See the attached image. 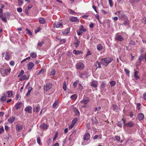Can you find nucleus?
Listing matches in <instances>:
<instances>
[{"label":"nucleus","mask_w":146,"mask_h":146,"mask_svg":"<svg viewBox=\"0 0 146 146\" xmlns=\"http://www.w3.org/2000/svg\"><path fill=\"white\" fill-rule=\"evenodd\" d=\"M62 26V24L60 22H55L54 23L53 26L54 28H59Z\"/></svg>","instance_id":"12"},{"label":"nucleus","mask_w":146,"mask_h":146,"mask_svg":"<svg viewBox=\"0 0 146 146\" xmlns=\"http://www.w3.org/2000/svg\"><path fill=\"white\" fill-rule=\"evenodd\" d=\"M80 44V41L78 40H76L75 42V45L76 47H77Z\"/></svg>","instance_id":"51"},{"label":"nucleus","mask_w":146,"mask_h":146,"mask_svg":"<svg viewBox=\"0 0 146 146\" xmlns=\"http://www.w3.org/2000/svg\"><path fill=\"white\" fill-rule=\"evenodd\" d=\"M10 64L11 65L13 66L15 64V62L13 61H11L10 62Z\"/></svg>","instance_id":"61"},{"label":"nucleus","mask_w":146,"mask_h":146,"mask_svg":"<svg viewBox=\"0 0 146 146\" xmlns=\"http://www.w3.org/2000/svg\"><path fill=\"white\" fill-rule=\"evenodd\" d=\"M29 79L28 77H27V76L25 75H23L20 77L19 80L20 81H23L24 80H27Z\"/></svg>","instance_id":"17"},{"label":"nucleus","mask_w":146,"mask_h":146,"mask_svg":"<svg viewBox=\"0 0 146 146\" xmlns=\"http://www.w3.org/2000/svg\"><path fill=\"white\" fill-rule=\"evenodd\" d=\"M135 73H134V76L136 79H138L139 78V76L138 75V74L139 72L138 71H135V70H134Z\"/></svg>","instance_id":"23"},{"label":"nucleus","mask_w":146,"mask_h":146,"mask_svg":"<svg viewBox=\"0 0 146 146\" xmlns=\"http://www.w3.org/2000/svg\"><path fill=\"white\" fill-rule=\"evenodd\" d=\"M110 6L111 7L113 6V3L112 0H108Z\"/></svg>","instance_id":"44"},{"label":"nucleus","mask_w":146,"mask_h":146,"mask_svg":"<svg viewBox=\"0 0 146 146\" xmlns=\"http://www.w3.org/2000/svg\"><path fill=\"white\" fill-rule=\"evenodd\" d=\"M68 11H69L70 13L71 14L75 15V14H76L77 13L76 12L74 11H72L71 9H68Z\"/></svg>","instance_id":"39"},{"label":"nucleus","mask_w":146,"mask_h":146,"mask_svg":"<svg viewBox=\"0 0 146 146\" xmlns=\"http://www.w3.org/2000/svg\"><path fill=\"white\" fill-rule=\"evenodd\" d=\"M17 10L19 12H21L23 10L21 8H19L17 9Z\"/></svg>","instance_id":"58"},{"label":"nucleus","mask_w":146,"mask_h":146,"mask_svg":"<svg viewBox=\"0 0 146 146\" xmlns=\"http://www.w3.org/2000/svg\"><path fill=\"white\" fill-rule=\"evenodd\" d=\"M144 117V115L142 113H140L137 115V118L139 121L143 120Z\"/></svg>","instance_id":"16"},{"label":"nucleus","mask_w":146,"mask_h":146,"mask_svg":"<svg viewBox=\"0 0 146 146\" xmlns=\"http://www.w3.org/2000/svg\"><path fill=\"white\" fill-rule=\"evenodd\" d=\"M137 108L138 110H139L140 109V106H141V104L139 103H137Z\"/></svg>","instance_id":"59"},{"label":"nucleus","mask_w":146,"mask_h":146,"mask_svg":"<svg viewBox=\"0 0 146 146\" xmlns=\"http://www.w3.org/2000/svg\"><path fill=\"white\" fill-rule=\"evenodd\" d=\"M73 110L76 116H78L80 115V113L78 109L76 108H74Z\"/></svg>","instance_id":"20"},{"label":"nucleus","mask_w":146,"mask_h":146,"mask_svg":"<svg viewBox=\"0 0 146 146\" xmlns=\"http://www.w3.org/2000/svg\"><path fill=\"white\" fill-rule=\"evenodd\" d=\"M37 141L38 143L39 144H40V138L39 137H38L37 139Z\"/></svg>","instance_id":"60"},{"label":"nucleus","mask_w":146,"mask_h":146,"mask_svg":"<svg viewBox=\"0 0 146 146\" xmlns=\"http://www.w3.org/2000/svg\"><path fill=\"white\" fill-rule=\"evenodd\" d=\"M79 88L80 89L82 90L83 89V86L81 84H79Z\"/></svg>","instance_id":"63"},{"label":"nucleus","mask_w":146,"mask_h":146,"mask_svg":"<svg viewBox=\"0 0 146 146\" xmlns=\"http://www.w3.org/2000/svg\"><path fill=\"white\" fill-rule=\"evenodd\" d=\"M69 32V30L68 29L64 30L62 31V33L64 35H67Z\"/></svg>","instance_id":"31"},{"label":"nucleus","mask_w":146,"mask_h":146,"mask_svg":"<svg viewBox=\"0 0 146 146\" xmlns=\"http://www.w3.org/2000/svg\"><path fill=\"white\" fill-rule=\"evenodd\" d=\"M90 135L88 133H85L84 137V139L86 140H88L90 138Z\"/></svg>","instance_id":"19"},{"label":"nucleus","mask_w":146,"mask_h":146,"mask_svg":"<svg viewBox=\"0 0 146 146\" xmlns=\"http://www.w3.org/2000/svg\"><path fill=\"white\" fill-rule=\"evenodd\" d=\"M32 7V5H31V4H30V5H29L28 7H27L26 8V9H27V10H29L30 9H31Z\"/></svg>","instance_id":"53"},{"label":"nucleus","mask_w":146,"mask_h":146,"mask_svg":"<svg viewBox=\"0 0 146 146\" xmlns=\"http://www.w3.org/2000/svg\"><path fill=\"white\" fill-rule=\"evenodd\" d=\"M105 83L103 82H102L101 85V88H104L105 87Z\"/></svg>","instance_id":"55"},{"label":"nucleus","mask_w":146,"mask_h":146,"mask_svg":"<svg viewBox=\"0 0 146 146\" xmlns=\"http://www.w3.org/2000/svg\"><path fill=\"white\" fill-rule=\"evenodd\" d=\"M10 54L9 52L6 53L5 55V59L7 60H8L10 58Z\"/></svg>","instance_id":"30"},{"label":"nucleus","mask_w":146,"mask_h":146,"mask_svg":"<svg viewBox=\"0 0 146 146\" xmlns=\"http://www.w3.org/2000/svg\"><path fill=\"white\" fill-rule=\"evenodd\" d=\"M30 56L33 58H36L37 56V54L36 52H32L30 54Z\"/></svg>","instance_id":"29"},{"label":"nucleus","mask_w":146,"mask_h":146,"mask_svg":"<svg viewBox=\"0 0 146 146\" xmlns=\"http://www.w3.org/2000/svg\"><path fill=\"white\" fill-rule=\"evenodd\" d=\"M6 94H8V96H7V98L11 97L13 94V92L12 91H8L6 92H5Z\"/></svg>","instance_id":"27"},{"label":"nucleus","mask_w":146,"mask_h":146,"mask_svg":"<svg viewBox=\"0 0 146 146\" xmlns=\"http://www.w3.org/2000/svg\"><path fill=\"white\" fill-rule=\"evenodd\" d=\"M52 84L50 83H47L44 86V90L47 91L52 87Z\"/></svg>","instance_id":"4"},{"label":"nucleus","mask_w":146,"mask_h":146,"mask_svg":"<svg viewBox=\"0 0 146 146\" xmlns=\"http://www.w3.org/2000/svg\"><path fill=\"white\" fill-rule=\"evenodd\" d=\"M73 53L76 55H79L81 54L82 53V52L81 51L77 50H74L73 51Z\"/></svg>","instance_id":"24"},{"label":"nucleus","mask_w":146,"mask_h":146,"mask_svg":"<svg viewBox=\"0 0 146 146\" xmlns=\"http://www.w3.org/2000/svg\"><path fill=\"white\" fill-rule=\"evenodd\" d=\"M44 72V69L43 68L39 72L37 75H39L41 73L43 74Z\"/></svg>","instance_id":"50"},{"label":"nucleus","mask_w":146,"mask_h":146,"mask_svg":"<svg viewBox=\"0 0 146 146\" xmlns=\"http://www.w3.org/2000/svg\"><path fill=\"white\" fill-rule=\"evenodd\" d=\"M124 71L126 73V74L128 76H129V71L127 69H124Z\"/></svg>","instance_id":"45"},{"label":"nucleus","mask_w":146,"mask_h":146,"mask_svg":"<svg viewBox=\"0 0 146 146\" xmlns=\"http://www.w3.org/2000/svg\"><path fill=\"white\" fill-rule=\"evenodd\" d=\"M70 21L72 22H79V19L77 17H72L70 19Z\"/></svg>","instance_id":"7"},{"label":"nucleus","mask_w":146,"mask_h":146,"mask_svg":"<svg viewBox=\"0 0 146 146\" xmlns=\"http://www.w3.org/2000/svg\"><path fill=\"white\" fill-rule=\"evenodd\" d=\"M84 67V66L83 63L79 62L76 64V68L80 70H82Z\"/></svg>","instance_id":"6"},{"label":"nucleus","mask_w":146,"mask_h":146,"mask_svg":"<svg viewBox=\"0 0 146 146\" xmlns=\"http://www.w3.org/2000/svg\"><path fill=\"white\" fill-rule=\"evenodd\" d=\"M0 17L1 18L2 20L4 22H6L7 21L6 19L4 17L2 14L0 15Z\"/></svg>","instance_id":"32"},{"label":"nucleus","mask_w":146,"mask_h":146,"mask_svg":"<svg viewBox=\"0 0 146 146\" xmlns=\"http://www.w3.org/2000/svg\"><path fill=\"white\" fill-rule=\"evenodd\" d=\"M43 43L44 42L43 41H42V42L38 44V46L40 47L43 44Z\"/></svg>","instance_id":"57"},{"label":"nucleus","mask_w":146,"mask_h":146,"mask_svg":"<svg viewBox=\"0 0 146 146\" xmlns=\"http://www.w3.org/2000/svg\"><path fill=\"white\" fill-rule=\"evenodd\" d=\"M26 30L27 31L26 33L27 34H29L30 36H32V33L29 29H27Z\"/></svg>","instance_id":"36"},{"label":"nucleus","mask_w":146,"mask_h":146,"mask_svg":"<svg viewBox=\"0 0 146 146\" xmlns=\"http://www.w3.org/2000/svg\"><path fill=\"white\" fill-rule=\"evenodd\" d=\"M98 83L97 81L94 80L91 82V86L95 88L96 87L98 86Z\"/></svg>","instance_id":"18"},{"label":"nucleus","mask_w":146,"mask_h":146,"mask_svg":"<svg viewBox=\"0 0 146 146\" xmlns=\"http://www.w3.org/2000/svg\"><path fill=\"white\" fill-rule=\"evenodd\" d=\"M23 125L21 124H17L16 125V129L18 132H20L22 129Z\"/></svg>","instance_id":"9"},{"label":"nucleus","mask_w":146,"mask_h":146,"mask_svg":"<svg viewBox=\"0 0 146 146\" xmlns=\"http://www.w3.org/2000/svg\"><path fill=\"white\" fill-rule=\"evenodd\" d=\"M40 110V107L38 106H36L34 107L33 108V111H36L37 112H38Z\"/></svg>","instance_id":"25"},{"label":"nucleus","mask_w":146,"mask_h":146,"mask_svg":"<svg viewBox=\"0 0 146 146\" xmlns=\"http://www.w3.org/2000/svg\"><path fill=\"white\" fill-rule=\"evenodd\" d=\"M56 72L54 70H53L50 72V75H54L55 74Z\"/></svg>","instance_id":"48"},{"label":"nucleus","mask_w":146,"mask_h":146,"mask_svg":"<svg viewBox=\"0 0 146 146\" xmlns=\"http://www.w3.org/2000/svg\"><path fill=\"white\" fill-rule=\"evenodd\" d=\"M88 101H80V104H85L88 103Z\"/></svg>","instance_id":"49"},{"label":"nucleus","mask_w":146,"mask_h":146,"mask_svg":"<svg viewBox=\"0 0 146 146\" xmlns=\"http://www.w3.org/2000/svg\"><path fill=\"white\" fill-rule=\"evenodd\" d=\"M113 59L111 58H102L101 60V63L103 65L107 66L108 64L111 62Z\"/></svg>","instance_id":"1"},{"label":"nucleus","mask_w":146,"mask_h":146,"mask_svg":"<svg viewBox=\"0 0 146 146\" xmlns=\"http://www.w3.org/2000/svg\"><path fill=\"white\" fill-rule=\"evenodd\" d=\"M11 69L9 68L8 69L3 70V72L6 75H7L9 74L11 72Z\"/></svg>","instance_id":"21"},{"label":"nucleus","mask_w":146,"mask_h":146,"mask_svg":"<svg viewBox=\"0 0 146 146\" xmlns=\"http://www.w3.org/2000/svg\"><path fill=\"white\" fill-rule=\"evenodd\" d=\"M95 66L96 67V69L98 68H100L101 67V64L98 62L97 61L96 62Z\"/></svg>","instance_id":"26"},{"label":"nucleus","mask_w":146,"mask_h":146,"mask_svg":"<svg viewBox=\"0 0 146 146\" xmlns=\"http://www.w3.org/2000/svg\"><path fill=\"white\" fill-rule=\"evenodd\" d=\"M15 118L14 117H10L8 119V121L10 123H12L15 121Z\"/></svg>","instance_id":"22"},{"label":"nucleus","mask_w":146,"mask_h":146,"mask_svg":"<svg viewBox=\"0 0 146 146\" xmlns=\"http://www.w3.org/2000/svg\"><path fill=\"white\" fill-rule=\"evenodd\" d=\"M99 137V138L100 139H101L102 138V136L100 135H95L93 137V139H97Z\"/></svg>","instance_id":"37"},{"label":"nucleus","mask_w":146,"mask_h":146,"mask_svg":"<svg viewBox=\"0 0 146 146\" xmlns=\"http://www.w3.org/2000/svg\"><path fill=\"white\" fill-rule=\"evenodd\" d=\"M120 17L124 21L123 23V25L125 26L129 25V21L126 15L124 14L121 15L120 16Z\"/></svg>","instance_id":"2"},{"label":"nucleus","mask_w":146,"mask_h":146,"mask_svg":"<svg viewBox=\"0 0 146 146\" xmlns=\"http://www.w3.org/2000/svg\"><path fill=\"white\" fill-rule=\"evenodd\" d=\"M39 22L42 24H44L45 23V19L43 18H40L39 19Z\"/></svg>","instance_id":"28"},{"label":"nucleus","mask_w":146,"mask_h":146,"mask_svg":"<svg viewBox=\"0 0 146 146\" xmlns=\"http://www.w3.org/2000/svg\"><path fill=\"white\" fill-rule=\"evenodd\" d=\"M79 82L78 81L76 80L75 82H74V83H73V87L74 88H76V86L77 85L78 83Z\"/></svg>","instance_id":"42"},{"label":"nucleus","mask_w":146,"mask_h":146,"mask_svg":"<svg viewBox=\"0 0 146 146\" xmlns=\"http://www.w3.org/2000/svg\"><path fill=\"white\" fill-rule=\"evenodd\" d=\"M101 109V107L99 106L98 108H95V111H98L100 110Z\"/></svg>","instance_id":"56"},{"label":"nucleus","mask_w":146,"mask_h":146,"mask_svg":"<svg viewBox=\"0 0 146 146\" xmlns=\"http://www.w3.org/2000/svg\"><path fill=\"white\" fill-rule=\"evenodd\" d=\"M77 121V119L76 118H75L72 121V123L74 124H75V123Z\"/></svg>","instance_id":"52"},{"label":"nucleus","mask_w":146,"mask_h":146,"mask_svg":"<svg viewBox=\"0 0 146 146\" xmlns=\"http://www.w3.org/2000/svg\"><path fill=\"white\" fill-rule=\"evenodd\" d=\"M24 71L23 70H21V72L19 73V74L18 75V77H20L22 76L23 75V74H24Z\"/></svg>","instance_id":"35"},{"label":"nucleus","mask_w":146,"mask_h":146,"mask_svg":"<svg viewBox=\"0 0 146 146\" xmlns=\"http://www.w3.org/2000/svg\"><path fill=\"white\" fill-rule=\"evenodd\" d=\"M77 97V96L75 94H73L70 96L71 99L72 100H76Z\"/></svg>","instance_id":"34"},{"label":"nucleus","mask_w":146,"mask_h":146,"mask_svg":"<svg viewBox=\"0 0 146 146\" xmlns=\"http://www.w3.org/2000/svg\"><path fill=\"white\" fill-rule=\"evenodd\" d=\"M63 89L64 91H66V90L67 86L66 85V81H64V83L63 85Z\"/></svg>","instance_id":"40"},{"label":"nucleus","mask_w":146,"mask_h":146,"mask_svg":"<svg viewBox=\"0 0 146 146\" xmlns=\"http://www.w3.org/2000/svg\"><path fill=\"white\" fill-rule=\"evenodd\" d=\"M129 44L130 45H134L135 44V42L133 40H131Z\"/></svg>","instance_id":"62"},{"label":"nucleus","mask_w":146,"mask_h":146,"mask_svg":"<svg viewBox=\"0 0 146 146\" xmlns=\"http://www.w3.org/2000/svg\"><path fill=\"white\" fill-rule=\"evenodd\" d=\"M115 39L116 40L119 41H121L123 40V38L120 35H115Z\"/></svg>","instance_id":"15"},{"label":"nucleus","mask_w":146,"mask_h":146,"mask_svg":"<svg viewBox=\"0 0 146 146\" xmlns=\"http://www.w3.org/2000/svg\"><path fill=\"white\" fill-rule=\"evenodd\" d=\"M139 1V0H129V2L131 3H136Z\"/></svg>","instance_id":"33"},{"label":"nucleus","mask_w":146,"mask_h":146,"mask_svg":"<svg viewBox=\"0 0 146 146\" xmlns=\"http://www.w3.org/2000/svg\"><path fill=\"white\" fill-rule=\"evenodd\" d=\"M122 120L123 121L124 124L127 127H133L134 125V124L132 121L128 122L127 123H125V121L123 119H122Z\"/></svg>","instance_id":"5"},{"label":"nucleus","mask_w":146,"mask_h":146,"mask_svg":"<svg viewBox=\"0 0 146 146\" xmlns=\"http://www.w3.org/2000/svg\"><path fill=\"white\" fill-rule=\"evenodd\" d=\"M115 140H117L118 142L120 141L121 138L119 136H116L115 137Z\"/></svg>","instance_id":"46"},{"label":"nucleus","mask_w":146,"mask_h":146,"mask_svg":"<svg viewBox=\"0 0 146 146\" xmlns=\"http://www.w3.org/2000/svg\"><path fill=\"white\" fill-rule=\"evenodd\" d=\"M142 22L144 24L146 23V17L143 18L142 20Z\"/></svg>","instance_id":"64"},{"label":"nucleus","mask_w":146,"mask_h":146,"mask_svg":"<svg viewBox=\"0 0 146 146\" xmlns=\"http://www.w3.org/2000/svg\"><path fill=\"white\" fill-rule=\"evenodd\" d=\"M86 29L84 28V26L82 25H81L80 26L79 31H77V32L78 35H81L84 32H86Z\"/></svg>","instance_id":"3"},{"label":"nucleus","mask_w":146,"mask_h":146,"mask_svg":"<svg viewBox=\"0 0 146 146\" xmlns=\"http://www.w3.org/2000/svg\"><path fill=\"white\" fill-rule=\"evenodd\" d=\"M4 129L3 127L2 126L0 128V134H1L2 132L4 131Z\"/></svg>","instance_id":"54"},{"label":"nucleus","mask_w":146,"mask_h":146,"mask_svg":"<svg viewBox=\"0 0 146 146\" xmlns=\"http://www.w3.org/2000/svg\"><path fill=\"white\" fill-rule=\"evenodd\" d=\"M18 4L19 6H22L23 4V2L22 0H18Z\"/></svg>","instance_id":"43"},{"label":"nucleus","mask_w":146,"mask_h":146,"mask_svg":"<svg viewBox=\"0 0 146 146\" xmlns=\"http://www.w3.org/2000/svg\"><path fill=\"white\" fill-rule=\"evenodd\" d=\"M34 64L32 62H29L27 64V69L28 70H30L32 69L34 66Z\"/></svg>","instance_id":"13"},{"label":"nucleus","mask_w":146,"mask_h":146,"mask_svg":"<svg viewBox=\"0 0 146 146\" xmlns=\"http://www.w3.org/2000/svg\"><path fill=\"white\" fill-rule=\"evenodd\" d=\"M97 48V49L99 51L102 50L103 48L102 46L100 44H98Z\"/></svg>","instance_id":"38"},{"label":"nucleus","mask_w":146,"mask_h":146,"mask_svg":"<svg viewBox=\"0 0 146 146\" xmlns=\"http://www.w3.org/2000/svg\"><path fill=\"white\" fill-rule=\"evenodd\" d=\"M7 96H6L5 93L3 94L2 95L1 98V100H12L11 99H8Z\"/></svg>","instance_id":"8"},{"label":"nucleus","mask_w":146,"mask_h":146,"mask_svg":"<svg viewBox=\"0 0 146 146\" xmlns=\"http://www.w3.org/2000/svg\"><path fill=\"white\" fill-rule=\"evenodd\" d=\"M110 84L111 86H114L116 84V82L114 81H112L110 82Z\"/></svg>","instance_id":"41"},{"label":"nucleus","mask_w":146,"mask_h":146,"mask_svg":"<svg viewBox=\"0 0 146 146\" xmlns=\"http://www.w3.org/2000/svg\"><path fill=\"white\" fill-rule=\"evenodd\" d=\"M32 109L31 107L28 106L25 108L24 110L25 111L30 113L32 112Z\"/></svg>","instance_id":"10"},{"label":"nucleus","mask_w":146,"mask_h":146,"mask_svg":"<svg viewBox=\"0 0 146 146\" xmlns=\"http://www.w3.org/2000/svg\"><path fill=\"white\" fill-rule=\"evenodd\" d=\"M58 103V101H55V102L53 104V107L54 108H55Z\"/></svg>","instance_id":"47"},{"label":"nucleus","mask_w":146,"mask_h":146,"mask_svg":"<svg viewBox=\"0 0 146 146\" xmlns=\"http://www.w3.org/2000/svg\"><path fill=\"white\" fill-rule=\"evenodd\" d=\"M48 126L46 124H43L40 126V129L43 130H46L48 127Z\"/></svg>","instance_id":"11"},{"label":"nucleus","mask_w":146,"mask_h":146,"mask_svg":"<svg viewBox=\"0 0 146 146\" xmlns=\"http://www.w3.org/2000/svg\"><path fill=\"white\" fill-rule=\"evenodd\" d=\"M22 105V104L21 102L17 103L14 106L16 110H18L21 108Z\"/></svg>","instance_id":"14"}]
</instances>
